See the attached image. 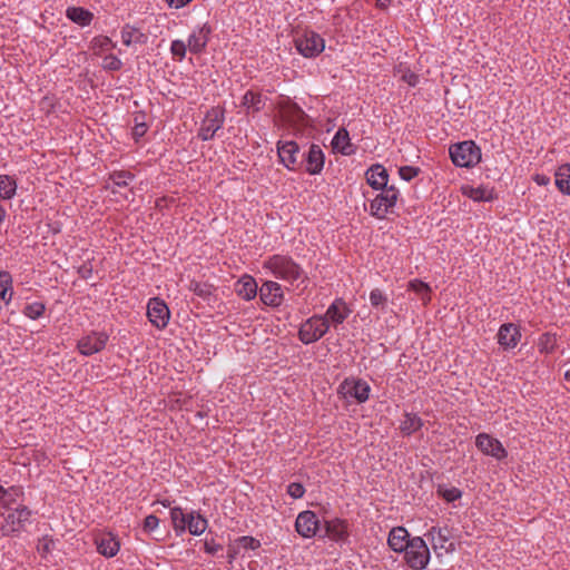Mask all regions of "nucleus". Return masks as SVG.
<instances>
[{
	"mask_svg": "<svg viewBox=\"0 0 570 570\" xmlns=\"http://www.w3.org/2000/svg\"><path fill=\"white\" fill-rule=\"evenodd\" d=\"M257 283L250 275L242 276L235 285V292L245 301H250L257 295Z\"/></svg>",
	"mask_w": 570,
	"mask_h": 570,
	"instance_id": "nucleus-26",
	"label": "nucleus"
},
{
	"mask_svg": "<svg viewBox=\"0 0 570 570\" xmlns=\"http://www.w3.org/2000/svg\"><path fill=\"white\" fill-rule=\"evenodd\" d=\"M242 105L247 108L248 111L258 112L265 106V98L261 92L248 90L243 96Z\"/></svg>",
	"mask_w": 570,
	"mask_h": 570,
	"instance_id": "nucleus-30",
	"label": "nucleus"
},
{
	"mask_svg": "<svg viewBox=\"0 0 570 570\" xmlns=\"http://www.w3.org/2000/svg\"><path fill=\"white\" fill-rule=\"evenodd\" d=\"M556 186L564 195H570V164L558 167L556 174Z\"/></svg>",
	"mask_w": 570,
	"mask_h": 570,
	"instance_id": "nucleus-31",
	"label": "nucleus"
},
{
	"mask_svg": "<svg viewBox=\"0 0 570 570\" xmlns=\"http://www.w3.org/2000/svg\"><path fill=\"white\" fill-rule=\"evenodd\" d=\"M208 522L199 513L190 512L187 520V529L193 535H200L207 529Z\"/></svg>",
	"mask_w": 570,
	"mask_h": 570,
	"instance_id": "nucleus-34",
	"label": "nucleus"
},
{
	"mask_svg": "<svg viewBox=\"0 0 570 570\" xmlns=\"http://www.w3.org/2000/svg\"><path fill=\"white\" fill-rule=\"evenodd\" d=\"M277 154L281 163L288 170H297L303 165L299 146L294 140H279L277 142Z\"/></svg>",
	"mask_w": 570,
	"mask_h": 570,
	"instance_id": "nucleus-9",
	"label": "nucleus"
},
{
	"mask_svg": "<svg viewBox=\"0 0 570 570\" xmlns=\"http://www.w3.org/2000/svg\"><path fill=\"white\" fill-rule=\"evenodd\" d=\"M259 298L266 306H281L284 301V292L281 284L274 281L264 282L259 288Z\"/></svg>",
	"mask_w": 570,
	"mask_h": 570,
	"instance_id": "nucleus-17",
	"label": "nucleus"
},
{
	"mask_svg": "<svg viewBox=\"0 0 570 570\" xmlns=\"http://www.w3.org/2000/svg\"><path fill=\"white\" fill-rule=\"evenodd\" d=\"M66 17L80 27L89 26L95 18L94 13L83 7H68Z\"/></svg>",
	"mask_w": 570,
	"mask_h": 570,
	"instance_id": "nucleus-28",
	"label": "nucleus"
},
{
	"mask_svg": "<svg viewBox=\"0 0 570 570\" xmlns=\"http://www.w3.org/2000/svg\"><path fill=\"white\" fill-rule=\"evenodd\" d=\"M23 492L21 487H11L9 490L2 488V508L8 505L17 507L18 499L22 498Z\"/></svg>",
	"mask_w": 570,
	"mask_h": 570,
	"instance_id": "nucleus-37",
	"label": "nucleus"
},
{
	"mask_svg": "<svg viewBox=\"0 0 570 570\" xmlns=\"http://www.w3.org/2000/svg\"><path fill=\"white\" fill-rule=\"evenodd\" d=\"M45 311L46 305L42 302H33L24 306L23 314L31 320H38L45 314Z\"/></svg>",
	"mask_w": 570,
	"mask_h": 570,
	"instance_id": "nucleus-42",
	"label": "nucleus"
},
{
	"mask_svg": "<svg viewBox=\"0 0 570 570\" xmlns=\"http://www.w3.org/2000/svg\"><path fill=\"white\" fill-rule=\"evenodd\" d=\"M116 47V43L108 36H96L90 41V48L95 55L100 51H107Z\"/></svg>",
	"mask_w": 570,
	"mask_h": 570,
	"instance_id": "nucleus-38",
	"label": "nucleus"
},
{
	"mask_svg": "<svg viewBox=\"0 0 570 570\" xmlns=\"http://www.w3.org/2000/svg\"><path fill=\"white\" fill-rule=\"evenodd\" d=\"M452 163L458 167L470 168L481 160V149L472 140L454 144L449 149Z\"/></svg>",
	"mask_w": 570,
	"mask_h": 570,
	"instance_id": "nucleus-2",
	"label": "nucleus"
},
{
	"mask_svg": "<svg viewBox=\"0 0 570 570\" xmlns=\"http://www.w3.org/2000/svg\"><path fill=\"white\" fill-rule=\"evenodd\" d=\"M351 309L342 298H336L326 309L323 317H326L327 322L333 325L342 324L350 315Z\"/></svg>",
	"mask_w": 570,
	"mask_h": 570,
	"instance_id": "nucleus-22",
	"label": "nucleus"
},
{
	"mask_svg": "<svg viewBox=\"0 0 570 570\" xmlns=\"http://www.w3.org/2000/svg\"><path fill=\"white\" fill-rule=\"evenodd\" d=\"M475 446L484 455L502 461L508 456V451L500 440L488 433H480L475 436Z\"/></svg>",
	"mask_w": 570,
	"mask_h": 570,
	"instance_id": "nucleus-11",
	"label": "nucleus"
},
{
	"mask_svg": "<svg viewBox=\"0 0 570 570\" xmlns=\"http://www.w3.org/2000/svg\"><path fill=\"white\" fill-rule=\"evenodd\" d=\"M365 176L367 184L376 190L387 186L389 174L386 169L380 164L371 166L366 170Z\"/></svg>",
	"mask_w": 570,
	"mask_h": 570,
	"instance_id": "nucleus-25",
	"label": "nucleus"
},
{
	"mask_svg": "<svg viewBox=\"0 0 570 570\" xmlns=\"http://www.w3.org/2000/svg\"><path fill=\"white\" fill-rule=\"evenodd\" d=\"M534 181L540 186H547L550 183V178L546 175L537 174L534 176Z\"/></svg>",
	"mask_w": 570,
	"mask_h": 570,
	"instance_id": "nucleus-58",
	"label": "nucleus"
},
{
	"mask_svg": "<svg viewBox=\"0 0 570 570\" xmlns=\"http://www.w3.org/2000/svg\"><path fill=\"white\" fill-rule=\"evenodd\" d=\"M147 125L145 122H136L132 128V137L135 140H139L147 132Z\"/></svg>",
	"mask_w": 570,
	"mask_h": 570,
	"instance_id": "nucleus-54",
	"label": "nucleus"
},
{
	"mask_svg": "<svg viewBox=\"0 0 570 570\" xmlns=\"http://www.w3.org/2000/svg\"><path fill=\"white\" fill-rule=\"evenodd\" d=\"M404 560L412 570H423L430 561V550L421 537H414L405 549Z\"/></svg>",
	"mask_w": 570,
	"mask_h": 570,
	"instance_id": "nucleus-5",
	"label": "nucleus"
},
{
	"mask_svg": "<svg viewBox=\"0 0 570 570\" xmlns=\"http://www.w3.org/2000/svg\"><path fill=\"white\" fill-rule=\"evenodd\" d=\"M108 335L105 332H92L78 341L77 347L82 355L89 356L105 348Z\"/></svg>",
	"mask_w": 570,
	"mask_h": 570,
	"instance_id": "nucleus-16",
	"label": "nucleus"
},
{
	"mask_svg": "<svg viewBox=\"0 0 570 570\" xmlns=\"http://www.w3.org/2000/svg\"><path fill=\"white\" fill-rule=\"evenodd\" d=\"M302 160L303 165H305L306 173L309 175H318L323 170L325 155L318 145L312 144L308 150L302 154Z\"/></svg>",
	"mask_w": 570,
	"mask_h": 570,
	"instance_id": "nucleus-15",
	"label": "nucleus"
},
{
	"mask_svg": "<svg viewBox=\"0 0 570 570\" xmlns=\"http://www.w3.org/2000/svg\"><path fill=\"white\" fill-rule=\"evenodd\" d=\"M188 517L189 513H184L183 509L179 507L170 509V519L177 534L186 531Z\"/></svg>",
	"mask_w": 570,
	"mask_h": 570,
	"instance_id": "nucleus-35",
	"label": "nucleus"
},
{
	"mask_svg": "<svg viewBox=\"0 0 570 570\" xmlns=\"http://www.w3.org/2000/svg\"><path fill=\"white\" fill-rule=\"evenodd\" d=\"M96 544L98 552L107 558L115 557L120 549V543L112 533L100 534L96 539Z\"/></svg>",
	"mask_w": 570,
	"mask_h": 570,
	"instance_id": "nucleus-24",
	"label": "nucleus"
},
{
	"mask_svg": "<svg viewBox=\"0 0 570 570\" xmlns=\"http://www.w3.org/2000/svg\"><path fill=\"white\" fill-rule=\"evenodd\" d=\"M188 289L204 301H209L216 291L213 284H209L208 282H199L196 279L189 282Z\"/></svg>",
	"mask_w": 570,
	"mask_h": 570,
	"instance_id": "nucleus-33",
	"label": "nucleus"
},
{
	"mask_svg": "<svg viewBox=\"0 0 570 570\" xmlns=\"http://www.w3.org/2000/svg\"><path fill=\"white\" fill-rule=\"evenodd\" d=\"M187 45L183 40H174L170 45V52L171 55L177 58L179 61H181L187 51Z\"/></svg>",
	"mask_w": 570,
	"mask_h": 570,
	"instance_id": "nucleus-48",
	"label": "nucleus"
},
{
	"mask_svg": "<svg viewBox=\"0 0 570 570\" xmlns=\"http://www.w3.org/2000/svg\"><path fill=\"white\" fill-rule=\"evenodd\" d=\"M521 338L519 327L513 323L502 324L498 332V343L504 348L510 350L517 346Z\"/></svg>",
	"mask_w": 570,
	"mask_h": 570,
	"instance_id": "nucleus-21",
	"label": "nucleus"
},
{
	"mask_svg": "<svg viewBox=\"0 0 570 570\" xmlns=\"http://www.w3.org/2000/svg\"><path fill=\"white\" fill-rule=\"evenodd\" d=\"M411 539L404 527H395L389 533L387 544L394 552L402 553L410 546Z\"/></svg>",
	"mask_w": 570,
	"mask_h": 570,
	"instance_id": "nucleus-23",
	"label": "nucleus"
},
{
	"mask_svg": "<svg viewBox=\"0 0 570 570\" xmlns=\"http://www.w3.org/2000/svg\"><path fill=\"white\" fill-rule=\"evenodd\" d=\"M295 48L305 58H315L325 49L324 38L313 30H304L294 39Z\"/></svg>",
	"mask_w": 570,
	"mask_h": 570,
	"instance_id": "nucleus-4",
	"label": "nucleus"
},
{
	"mask_svg": "<svg viewBox=\"0 0 570 570\" xmlns=\"http://www.w3.org/2000/svg\"><path fill=\"white\" fill-rule=\"evenodd\" d=\"M120 36L122 43L127 47L132 43L146 45L148 41V36L146 33L129 23H126L121 28Z\"/></svg>",
	"mask_w": 570,
	"mask_h": 570,
	"instance_id": "nucleus-27",
	"label": "nucleus"
},
{
	"mask_svg": "<svg viewBox=\"0 0 570 570\" xmlns=\"http://www.w3.org/2000/svg\"><path fill=\"white\" fill-rule=\"evenodd\" d=\"M564 380L570 383V370L566 371Z\"/></svg>",
	"mask_w": 570,
	"mask_h": 570,
	"instance_id": "nucleus-59",
	"label": "nucleus"
},
{
	"mask_svg": "<svg viewBox=\"0 0 570 570\" xmlns=\"http://www.w3.org/2000/svg\"><path fill=\"white\" fill-rule=\"evenodd\" d=\"M287 493L293 499H301L305 494V488L299 482H292L287 487Z\"/></svg>",
	"mask_w": 570,
	"mask_h": 570,
	"instance_id": "nucleus-52",
	"label": "nucleus"
},
{
	"mask_svg": "<svg viewBox=\"0 0 570 570\" xmlns=\"http://www.w3.org/2000/svg\"><path fill=\"white\" fill-rule=\"evenodd\" d=\"M420 171L421 169L419 167L407 165L399 168V175L405 181H410L413 178H415L420 174Z\"/></svg>",
	"mask_w": 570,
	"mask_h": 570,
	"instance_id": "nucleus-49",
	"label": "nucleus"
},
{
	"mask_svg": "<svg viewBox=\"0 0 570 570\" xmlns=\"http://www.w3.org/2000/svg\"><path fill=\"white\" fill-rule=\"evenodd\" d=\"M159 524V519L155 514H149L144 520V530L147 532L154 531Z\"/></svg>",
	"mask_w": 570,
	"mask_h": 570,
	"instance_id": "nucleus-53",
	"label": "nucleus"
},
{
	"mask_svg": "<svg viewBox=\"0 0 570 570\" xmlns=\"http://www.w3.org/2000/svg\"><path fill=\"white\" fill-rule=\"evenodd\" d=\"M161 504H163L164 507H170V502H169V501H167V500L161 501Z\"/></svg>",
	"mask_w": 570,
	"mask_h": 570,
	"instance_id": "nucleus-60",
	"label": "nucleus"
},
{
	"mask_svg": "<svg viewBox=\"0 0 570 570\" xmlns=\"http://www.w3.org/2000/svg\"><path fill=\"white\" fill-rule=\"evenodd\" d=\"M281 115L285 122L293 127H304L307 122V115L295 102H287L281 108Z\"/></svg>",
	"mask_w": 570,
	"mask_h": 570,
	"instance_id": "nucleus-19",
	"label": "nucleus"
},
{
	"mask_svg": "<svg viewBox=\"0 0 570 570\" xmlns=\"http://www.w3.org/2000/svg\"><path fill=\"white\" fill-rule=\"evenodd\" d=\"M17 181L12 176L2 175V199H9L14 196Z\"/></svg>",
	"mask_w": 570,
	"mask_h": 570,
	"instance_id": "nucleus-43",
	"label": "nucleus"
},
{
	"mask_svg": "<svg viewBox=\"0 0 570 570\" xmlns=\"http://www.w3.org/2000/svg\"><path fill=\"white\" fill-rule=\"evenodd\" d=\"M320 538H328L332 541L343 544L350 538V523L345 519L333 518L324 521V533Z\"/></svg>",
	"mask_w": 570,
	"mask_h": 570,
	"instance_id": "nucleus-12",
	"label": "nucleus"
},
{
	"mask_svg": "<svg viewBox=\"0 0 570 570\" xmlns=\"http://www.w3.org/2000/svg\"><path fill=\"white\" fill-rule=\"evenodd\" d=\"M212 32V28L204 23L202 27H199L197 30H194L187 40V46L190 52L198 55L203 52V50L206 48L207 42L209 40V35Z\"/></svg>",
	"mask_w": 570,
	"mask_h": 570,
	"instance_id": "nucleus-20",
	"label": "nucleus"
},
{
	"mask_svg": "<svg viewBox=\"0 0 570 570\" xmlns=\"http://www.w3.org/2000/svg\"><path fill=\"white\" fill-rule=\"evenodd\" d=\"M422 426L423 421L417 414L406 412L401 421L400 430L404 435L410 436L421 430Z\"/></svg>",
	"mask_w": 570,
	"mask_h": 570,
	"instance_id": "nucleus-29",
	"label": "nucleus"
},
{
	"mask_svg": "<svg viewBox=\"0 0 570 570\" xmlns=\"http://www.w3.org/2000/svg\"><path fill=\"white\" fill-rule=\"evenodd\" d=\"M402 80L409 86L415 87L419 83V76L415 72L407 70L403 73Z\"/></svg>",
	"mask_w": 570,
	"mask_h": 570,
	"instance_id": "nucleus-55",
	"label": "nucleus"
},
{
	"mask_svg": "<svg viewBox=\"0 0 570 570\" xmlns=\"http://www.w3.org/2000/svg\"><path fill=\"white\" fill-rule=\"evenodd\" d=\"M12 277L8 272L2 271V302L9 304V302L12 299Z\"/></svg>",
	"mask_w": 570,
	"mask_h": 570,
	"instance_id": "nucleus-44",
	"label": "nucleus"
},
{
	"mask_svg": "<svg viewBox=\"0 0 570 570\" xmlns=\"http://www.w3.org/2000/svg\"><path fill=\"white\" fill-rule=\"evenodd\" d=\"M370 302L371 305L375 308H384L387 303V297L383 294V292L380 288H374L370 293Z\"/></svg>",
	"mask_w": 570,
	"mask_h": 570,
	"instance_id": "nucleus-47",
	"label": "nucleus"
},
{
	"mask_svg": "<svg viewBox=\"0 0 570 570\" xmlns=\"http://www.w3.org/2000/svg\"><path fill=\"white\" fill-rule=\"evenodd\" d=\"M147 316L155 327L163 330L169 322L170 311L163 299L154 297L148 302Z\"/></svg>",
	"mask_w": 570,
	"mask_h": 570,
	"instance_id": "nucleus-14",
	"label": "nucleus"
},
{
	"mask_svg": "<svg viewBox=\"0 0 570 570\" xmlns=\"http://www.w3.org/2000/svg\"><path fill=\"white\" fill-rule=\"evenodd\" d=\"M340 392L355 399L357 403H364L370 397L371 386L362 379L347 377L341 383Z\"/></svg>",
	"mask_w": 570,
	"mask_h": 570,
	"instance_id": "nucleus-13",
	"label": "nucleus"
},
{
	"mask_svg": "<svg viewBox=\"0 0 570 570\" xmlns=\"http://www.w3.org/2000/svg\"><path fill=\"white\" fill-rule=\"evenodd\" d=\"M238 544L247 550H256L261 547L259 540L254 537L243 535L237 540Z\"/></svg>",
	"mask_w": 570,
	"mask_h": 570,
	"instance_id": "nucleus-51",
	"label": "nucleus"
},
{
	"mask_svg": "<svg viewBox=\"0 0 570 570\" xmlns=\"http://www.w3.org/2000/svg\"><path fill=\"white\" fill-rule=\"evenodd\" d=\"M53 546L55 541L48 535H45L39 540L37 550L42 557H46L52 550Z\"/></svg>",
	"mask_w": 570,
	"mask_h": 570,
	"instance_id": "nucleus-50",
	"label": "nucleus"
},
{
	"mask_svg": "<svg viewBox=\"0 0 570 570\" xmlns=\"http://www.w3.org/2000/svg\"><path fill=\"white\" fill-rule=\"evenodd\" d=\"M332 144L334 148H340L344 155L352 153V150L348 149L351 145L348 144V132L345 129H340L335 134Z\"/></svg>",
	"mask_w": 570,
	"mask_h": 570,
	"instance_id": "nucleus-39",
	"label": "nucleus"
},
{
	"mask_svg": "<svg viewBox=\"0 0 570 570\" xmlns=\"http://www.w3.org/2000/svg\"><path fill=\"white\" fill-rule=\"evenodd\" d=\"M436 493L442 497L446 502H454L462 497V491L459 488H445L444 485H438Z\"/></svg>",
	"mask_w": 570,
	"mask_h": 570,
	"instance_id": "nucleus-41",
	"label": "nucleus"
},
{
	"mask_svg": "<svg viewBox=\"0 0 570 570\" xmlns=\"http://www.w3.org/2000/svg\"><path fill=\"white\" fill-rule=\"evenodd\" d=\"M380 190L381 193L370 204V214L383 219L389 213H392L399 198V190L394 186H386Z\"/></svg>",
	"mask_w": 570,
	"mask_h": 570,
	"instance_id": "nucleus-8",
	"label": "nucleus"
},
{
	"mask_svg": "<svg viewBox=\"0 0 570 570\" xmlns=\"http://www.w3.org/2000/svg\"><path fill=\"white\" fill-rule=\"evenodd\" d=\"M225 122V108L215 106L206 111V115L200 124L197 137L203 141L214 139L218 130H220Z\"/></svg>",
	"mask_w": 570,
	"mask_h": 570,
	"instance_id": "nucleus-6",
	"label": "nucleus"
},
{
	"mask_svg": "<svg viewBox=\"0 0 570 570\" xmlns=\"http://www.w3.org/2000/svg\"><path fill=\"white\" fill-rule=\"evenodd\" d=\"M264 267L285 282L294 283L302 277L306 278L301 265L288 255L275 254L264 262Z\"/></svg>",
	"mask_w": 570,
	"mask_h": 570,
	"instance_id": "nucleus-1",
	"label": "nucleus"
},
{
	"mask_svg": "<svg viewBox=\"0 0 570 570\" xmlns=\"http://www.w3.org/2000/svg\"><path fill=\"white\" fill-rule=\"evenodd\" d=\"M409 286L412 291L422 295V299L424 301V303H428L431 299V297L429 295L430 287L426 283L419 281V279H414V281L410 282Z\"/></svg>",
	"mask_w": 570,
	"mask_h": 570,
	"instance_id": "nucleus-45",
	"label": "nucleus"
},
{
	"mask_svg": "<svg viewBox=\"0 0 570 570\" xmlns=\"http://www.w3.org/2000/svg\"><path fill=\"white\" fill-rule=\"evenodd\" d=\"M30 515V510L21 503H18L17 507L2 508V535L24 529Z\"/></svg>",
	"mask_w": 570,
	"mask_h": 570,
	"instance_id": "nucleus-3",
	"label": "nucleus"
},
{
	"mask_svg": "<svg viewBox=\"0 0 570 570\" xmlns=\"http://www.w3.org/2000/svg\"><path fill=\"white\" fill-rule=\"evenodd\" d=\"M569 284H570V281H569Z\"/></svg>",
	"mask_w": 570,
	"mask_h": 570,
	"instance_id": "nucleus-61",
	"label": "nucleus"
},
{
	"mask_svg": "<svg viewBox=\"0 0 570 570\" xmlns=\"http://www.w3.org/2000/svg\"><path fill=\"white\" fill-rule=\"evenodd\" d=\"M78 274L81 278L88 279L92 275V267L91 265L83 264L78 268Z\"/></svg>",
	"mask_w": 570,
	"mask_h": 570,
	"instance_id": "nucleus-57",
	"label": "nucleus"
},
{
	"mask_svg": "<svg viewBox=\"0 0 570 570\" xmlns=\"http://www.w3.org/2000/svg\"><path fill=\"white\" fill-rule=\"evenodd\" d=\"M462 194L474 202H490L492 200V194L487 188L473 187L470 185H463L461 187Z\"/></svg>",
	"mask_w": 570,
	"mask_h": 570,
	"instance_id": "nucleus-32",
	"label": "nucleus"
},
{
	"mask_svg": "<svg viewBox=\"0 0 570 570\" xmlns=\"http://www.w3.org/2000/svg\"><path fill=\"white\" fill-rule=\"evenodd\" d=\"M431 538L432 548L435 552L444 550L446 553L454 551V543L450 542L451 531L448 527H432L426 533Z\"/></svg>",
	"mask_w": 570,
	"mask_h": 570,
	"instance_id": "nucleus-18",
	"label": "nucleus"
},
{
	"mask_svg": "<svg viewBox=\"0 0 570 570\" xmlns=\"http://www.w3.org/2000/svg\"><path fill=\"white\" fill-rule=\"evenodd\" d=\"M295 530L305 539L320 537L321 521L317 514L311 510L299 512L295 520Z\"/></svg>",
	"mask_w": 570,
	"mask_h": 570,
	"instance_id": "nucleus-10",
	"label": "nucleus"
},
{
	"mask_svg": "<svg viewBox=\"0 0 570 570\" xmlns=\"http://www.w3.org/2000/svg\"><path fill=\"white\" fill-rule=\"evenodd\" d=\"M222 549V544L216 543L215 540L205 541L204 550L208 554H216Z\"/></svg>",
	"mask_w": 570,
	"mask_h": 570,
	"instance_id": "nucleus-56",
	"label": "nucleus"
},
{
	"mask_svg": "<svg viewBox=\"0 0 570 570\" xmlns=\"http://www.w3.org/2000/svg\"><path fill=\"white\" fill-rule=\"evenodd\" d=\"M557 334L546 332L539 337L538 346L540 353L552 354L558 346Z\"/></svg>",
	"mask_w": 570,
	"mask_h": 570,
	"instance_id": "nucleus-36",
	"label": "nucleus"
},
{
	"mask_svg": "<svg viewBox=\"0 0 570 570\" xmlns=\"http://www.w3.org/2000/svg\"><path fill=\"white\" fill-rule=\"evenodd\" d=\"M109 179L117 187H127L129 181L135 179V175L129 170H115L109 175Z\"/></svg>",
	"mask_w": 570,
	"mask_h": 570,
	"instance_id": "nucleus-40",
	"label": "nucleus"
},
{
	"mask_svg": "<svg viewBox=\"0 0 570 570\" xmlns=\"http://www.w3.org/2000/svg\"><path fill=\"white\" fill-rule=\"evenodd\" d=\"M101 67L108 71H118L122 68V62L117 56L109 53L104 57Z\"/></svg>",
	"mask_w": 570,
	"mask_h": 570,
	"instance_id": "nucleus-46",
	"label": "nucleus"
},
{
	"mask_svg": "<svg viewBox=\"0 0 570 570\" xmlns=\"http://www.w3.org/2000/svg\"><path fill=\"white\" fill-rule=\"evenodd\" d=\"M330 330L326 317L314 315L303 322L298 330V338L303 344H312L322 338Z\"/></svg>",
	"mask_w": 570,
	"mask_h": 570,
	"instance_id": "nucleus-7",
	"label": "nucleus"
}]
</instances>
